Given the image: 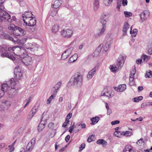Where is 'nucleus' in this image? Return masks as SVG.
Listing matches in <instances>:
<instances>
[{"instance_id": "obj_2", "label": "nucleus", "mask_w": 152, "mask_h": 152, "mask_svg": "<svg viewBox=\"0 0 152 152\" xmlns=\"http://www.w3.org/2000/svg\"><path fill=\"white\" fill-rule=\"evenodd\" d=\"M83 75L77 72L71 77L69 82L72 86L74 87H80L83 84Z\"/></svg>"}, {"instance_id": "obj_3", "label": "nucleus", "mask_w": 152, "mask_h": 152, "mask_svg": "<svg viewBox=\"0 0 152 152\" xmlns=\"http://www.w3.org/2000/svg\"><path fill=\"white\" fill-rule=\"evenodd\" d=\"M125 58V56L120 55L117 59L116 64V65L118 67V68L115 65H110V69L111 71L112 72H115L118 69H121L124 62Z\"/></svg>"}, {"instance_id": "obj_24", "label": "nucleus", "mask_w": 152, "mask_h": 152, "mask_svg": "<svg viewBox=\"0 0 152 152\" xmlns=\"http://www.w3.org/2000/svg\"><path fill=\"white\" fill-rule=\"evenodd\" d=\"M78 56L77 54H74L71 57L68 61V63L75 62L77 59Z\"/></svg>"}, {"instance_id": "obj_34", "label": "nucleus", "mask_w": 152, "mask_h": 152, "mask_svg": "<svg viewBox=\"0 0 152 152\" xmlns=\"http://www.w3.org/2000/svg\"><path fill=\"white\" fill-rule=\"evenodd\" d=\"M13 86H11L10 88H11L9 91L10 94H12V95H15L16 93V91L15 90V88L14 87L12 88Z\"/></svg>"}, {"instance_id": "obj_50", "label": "nucleus", "mask_w": 152, "mask_h": 152, "mask_svg": "<svg viewBox=\"0 0 152 152\" xmlns=\"http://www.w3.org/2000/svg\"><path fill=\"white\" fill-rule=\"evenodd\" d=\"M142 58L143 59L144 61H147L150 58L146 55H144L142 56Z\"/></svg>"}, {"instance_id": "obj_44", "label": "nucleus", "mask_w": 152, "mask_h": 152, "mask_svg": "<svg viewBox=\"0 0 152 152\" xmlns=\"http://www.w3.org/2000/svg\"><path fill=\"white\" fill-rule=\"evenodd\" d=\"M138 30L137 29H134L132 34V37H135L137 34Z\"/></svg>"}, {"instance_id": "obj_45", "label": "nucleus", "mask_w": 152, "mask_h": 152, "mask_svg": "<svg viewBox=\"0 0 152 152\" xmlns=\"http://www.w3.org/2000/svg\"><path fill=\"white\" fill-rule=\"evenodd\" d=\"M124 13L126 17H129L132 15V13L131 12L124 11Z\"/></svg>"}, {"instance_id": "obj_62", "label": "nucleus", "mask_w": 152, "mask_h": 152, "mask_svg": "<svg viewBox=\"0 0 152 152\" xmlns=\"http://www.w3.org/2000/svg\"><path fill=\"white\" fill-rule=\"evenodd\" d=\"M148 53L150 55L152 54V47L148 50Z\"/></svg>"}, {"instance_id": "obj_27", "label": "nucleus", "mask_w": 152, "mask_h": 152, "mask_svg": "<svg viewBox=\"0 0 152 152\" xmlns=\"http://www.w3.org/2000/svg\"><path fill=\"white\" fill-rule=\"evenodd\" d=\"M96 143L99 145L102 144L103 147L105 146L107 144V142L103 139H99L96 142Z\"/></svg>"}, {"instance_id": "obj_35", "label": "nucleus", "mask_w": 152, "mask_h": 152, "mask_svg": "<svg viewBox=\"0 0 152 152\" xmlns=\"http://www.w3.org/2000/svg\"><path fill=\"white\" fill-rule=\"evenodd\" d=\"M150 105H152V102L143 103L141 105V107L143 108Z\"/></svg>"}, {"instance_id": "obj_48", "label": "nucleus", "mask_w": 152, "mask_h": 152, "mask_svg": "<svg viewBox=\"0 0 152 152\" xmlns=\"http://www.w3.org/2000/svg\"><path fill=\"white\" fill-rule=\"evenodd\" d=\"M136 143L139 145H141L144 143L143 139L142 138L140 139Z\"/></svg>"}, {"instance_id": "obj_12", "label": "nucleus", "mask_w": 152, "mask_h": 152, "mask_svg": "<svg viewBox=\"0 0 152 152\" xmlns=\"http://www.w3.org/2000/svg\"><path fill=\"white\" fill-rule=\"evenodd\" d=\"M150 12L147 10H144L142 12L140 15V20H142V22L145 20L149 16Z\"/></svg>"}, {"instance_id": "obj_9", "label": "nucleus", "mask_w": 152, "mask_h": 152, "mask_svg": "<svg viewBox=\"0 0 152 152\" xmlns=\"http://www.w3.org/2000/svg\"><path fill=\"white\" fill-rule=\"evenodd\" d=\"M3 28L0 26V35H1L4 39H9L13 42H16L17 41V39L16 38H12L9 34H7L4 33L2 31Z\"/></svg>"}, {"instance_id": "obj_19", "label": "nucleus", "mask_w": 152, "mask_h": 152, "mask_svg": "<svg viewBox=\"0 0 152 152\" xmlns=\"http://www.w3.org/2000/svg\"><path fill=\"white\" fill-rule=\"evenodd\" d=\"M106 15L104 14H102L100 19V22L102 24V26H106L105 25L106 24L107 21L106 19Z\"/></svg>"}, {"instance_id": "obj_7", "label": "nucleus", "mask_w": 152, "mask_h": 152, "mask_svg": "<svg viewBox=\"0 0 152 152\" xmlns=\"http://www.w3.org/2000/svg\"><path fill=\"white\" fill-rule=\"evenodd\" d=\"M3 9H0V19H1V22L3 21L5 22H11L12 19L11 18L10 15L6 11L3 10Z\"/></svg>"}, {"instance_id": "obj_60", "label": "nucleus", "mask_w": 152, "mask_h": 152, "mask_svg": "<svg viewBox=\"0 0 152 152\" xmlns=\"http://www.w3.org/2000/svg\"><path fill=\"white\" fill-rule=\"evenodd\" d=\"M5 49L2 46L0 45V53H3L5 51Z\"/></svg>"}, {"instance_id": "obj_57", "label": "nucleus", "mask_w": 152, "mask_h": 152, "mask_svg": "<svg viewBox=\"0 0 152 152\" xmlns=\"http://www.w3.org/2000/svg\"><path fill=\"white\" fill-rule=\"evenodd\" d=\"M122 4L123 6L127 5V0H123L122 1Z\"/></svg>"}, {"instance_id": "obj_49", "label": "nucleus", "mask_w": 152, "mask_h": 152, "mask_svg": "<svg viewBox=\"0 0 152 152\" xmlns=\"http://www.w3.org/2000/svg\"><path fill=\"white\" fill-rule=\"evenodd\" d=\"M54 98L53 95H51L47 100V103L50 104L51 100Z\"/></svg>"}, {"instance_id": "obj_40", "label": "nucleus", "mask_w": 152, "mask_h": 152, "mask_svg": "<svg viewBox=\"0 0 152 152\" xmlns=\"http://www.w3.org/2000/svg\"><path fill=\"white\" fill-rule=\"evenodd\" d=\"M15 27H16L13 24H10L8 26V28L9 30H12L13 33Z\"/></svg>"}, {"instance_id": "obj_4", "label": "nucleus", "mask_w": 152, "mask_h": 152, "mask_svg": "<svg viewBox=\"0 0 152 152\" xmlns=\"http://www.w3.org/2000/svg\"><path fill=\"white\" fill-rule=\"evenodd\" d=\"M15 85V82L14 79L12 78L6 83H3L2 85L1 89H0V99L4 95L8 89L10 88L11 86H14Z\"/></svg>"}, {"instance_id": "obj_15", "label": "nucleus", "mask_w": 152, "mask_h": 152, "mask_svg": "<svg viewBox=\"0 0 152 152\" xmlns=\"http://www.w3.org/2000/svg\"><path fill=\"white\" fill-rule=\"evenodd\" d=\"M98 68V66L96 65L93 69L90 70L87 75V78L88 79L92 78L94 75L95 74L96 71Z\"/></svg>"}, {"instance_id": "obj_11", "label": "nucleus", "mask_w": 152, "mask_h": 152, "mask_svg": "<svg viewBox=\"0 0 152 152\" xmlns=\"http://www.w3.org/2000/svg\"><path fill=\"white\" fill-rule=\"evenodd\" d=\"M61 34L64 37L70 38L73 34V31L70 29H66L61 31Z\"/></svg>"}, {"instance_id": "obj_64", "label": "nucleus", "mask_w": 152, "mask_h": 152, "mask_svg": "<svg viewBox=\"0 0 152 152\" xmlns=\"http://www.w3.org/2000/svg\"><path fill=\"white\" fill-rule=\"evenodd\" d=\"M135 67L134 69H133L132 71L131 72L130 74L134 75L135 73Z\"/></svg>"}, {"instance_id": "obj_20", "label": "nucleus", "mask_w": 152, "mask_h": 152, "mask_svg": "<svg viewBox=\"0 0 152 152\" xmlns=\"http://www.w3.org/2000/svg\"><path fill=\"white\" fill-rule=\"evenodd\" d=\"M62 1L61 0H56L52 5V8L57 9L59 8L61 4Z\"/></svg>"}, {"instance_id": "obj_13", "label": "nucleus", "mask_w": 152, "mask_h": 152, "mask_svg": "<svg viewBox=\"0 0 152 152\" xmlns=\"http://www.w3.org/2000/svg\"><path fill=\"white\" fill-rule=\"evenodd\" d=\"M35 138H34L28 143L26 148L27 151H31L32 150L35 144Z\"/></svg>"}, {"instance_id": "obj_61", "label": "nucleus", "mask_w": 152, "mask_h": 152, "mask_svg": "<svg viewBox=\"0 0 152 152\" xmlns=\"http://www.w3.org/2000/svg\"><path fill=\"white\" fill-rule=\"evenodd\" d=\"M142 59H139L136 60V63L137 64H140L142 62Z\"/></svg>"}, {"instance_id": "obj_63", "label": "nucleus", "mask_w": 152, "mask_h": 152, "mask_svg": "<svg viewBox=\"0 0 152 152\" xmlns=\"http://www.w3.org/2000/svg\"><path fill=\"white\" fill-rule=\"evenodd\" d=\"M138 88L139 92H140L143 89L142 86H139L138 87Z\"/></svg>"}, {"instance_id": "obj_23", "label": "nucleus", "mask_w": 152, "mask_h": 152, "mask_svg": "<svg viewBox=\"0 0 152 152\" xmlns=\"http://www.w3.org/2000/svg\"><path fill=\"white\" fill-rule=\"evenodd\" d=\"M36 23V20L35 19H34L33 17L31 18L29 20V22L27 25L30 26H34Z\"/></svg>"}, {"instance_id": "obj_56", "label": "nucleus", "mask_w": 152, "mask_h": 152, "mask_svg": "<svg viewBox=\"0 0 152 152\" xmlns=\"http://www.w3.org/2000/svg\"><path fill=\"white\" fill-rule=\"evenodd\" d=\"M54 124L53 123H50L48 125V127L50 129H53L54 127Z\"/></svg>"}, {"instance_id": "obj_29", "label": "nucleus", "mask_w": 152, "mask_h": 152, "mask_svg": "<svg viewBox=\"0 0 152 152\" xmlns=\"http://www.w3.org/2000/svg\"><path fill=\"white\" fill-rule=\"evenodd\" d=\"M59 29V26L57 24H55L53 27L52 28V32L53 33H56L58 31Z\"/></svg>"}, {"instance_id": "obj_28", "label": "nucleus", "mask_w": 152, "mask_h": 152, "mask_svg": "<svg viewBox=\"0 0 152 152\" xmlns=\"http://www.w3.org/2000/svg\"><path fill=\"white\" fill-rule=\"evenodd\" d=\"M123 152H134L132 147L126 145L124 149Z\"/></svg>"}, {"instance_id": "obj_25", "label": "nucleus", "mask_w": 152, "mask_h": 152, "mask_svg": "<svg viewBox=\"0 0 152 152\" xmlns=\"http://www.w3.org/2000/svg\"><path fill=\"white\" fill-rule=\"evenodd\" d=\"M102 28L99 30V32L98 33L94 35L95 37H98L99 36L102 35L105 31L106 28V26H102Z\"/></svg>"}, {"instance_id": "obj_58", "label": "nucleus", "mask_w": 152, "mask_h": 152, "mask_svg": "<svg viewBox=\"0 0 152 152\" xmlns=\"http://www.w3.org/2000/svg\"><path fill=\"white\" fill-rule=\"evenodd\" d=\"M9 148V149L10 150L14 151L15 149V148L13 145H10L8 146Z\"/></svg>"}, {"instance_id": "obj_47", "label": "nucleus", "mask_w": 152, "mask_h": 152, "mask_svg": "<svg viewBox=\"0 0 152 152\" xmlns=\"http://www.w3.org/2000/svg\"><path fill=\"white\" fill-rule=\"evenodd\" d=\"M117 8L118 9H120V7L121 5V0H118V2L117 3Z\"/></svg>"}, {"instance_id": "obj_32", "label": "nucleus", "mask_w": 152, "mask_h": 152, "mask_svg": "<svg viewBox=\"0 0 152 152\" xmlns=\"http://www.w3.org/2000/svg\"><path fill=\"white\" fill-rule=\"evenodd\" d=\"M58 11V10H57L54 8V9H53L50 11V15L52 17L56 15Z\"/></svg>"}, {"instance_id": "obj_33", "label": "nucleus", "mask_w": 152, "mask_h": 152, "mask_svg": "<svg viewBox=\"0 0 152 152\" xmlns=\"http://www.w3.org/2000/svg\"><path fill=\"white\" fill-rule=\"evenodd\" d=\"M62 85V83L61 82H58L53 87V89L56 90V91H58L60 87Z\"/></svg>"}, {"instance_id": "obj_5", "label": "nucleus", "mask_w": 152, "mask_h": 152, "mask_svg": "<svg viewBox=\"0 0 152 152\" xmlns=\"http://www.w3.org/2000/svg\"><path fill=\"white\" fill-rule=\"evenodd\" d=\"M18 48V47L16 48L14 47H9L8 49H5V51L3 53H1V56L2 57H7L9 58V59H11L13 61H14L15 58L13 56L11 55V54L10 53L7 52V51H9L11 52H13L14 53L16 54L18 53V51H15V49Z\"/></svg>"}, {"instance_id": "obj_36", "label": "nucleus", "mask_w": 152, "mask_h": 152, "mask_svg": "<svg viewBox=\"0 0 152 152\" xmlns=\"http://www.w3.org/2000/svg\"><path fill=\"white\" fill-rule=\"evenodd\" d=\"M152 77V71L150 70L146 71L145 77L148 78H151Z\"/></svg>"}, {"instance_id": "obj_46", "label": "nucleus", "mask_w": 152, "mask_h": 152, "mask_svg": "<svg viewBox=\"0 0 152 152\" xmlns=\"http://www.w3.org/2000/svg\"><path fill=\"white\" fill-rule=\"evenodd\" d=\"M39 104H36L33 107L31 111L36 110L37 111L38 108H39Z\"/></svg>"}, {"instance_id": "obj_38", "label": "nucleus", "mask_w": 152, "mask_h": 152, "mask_svg": "<svg viewBox=\"0 0 152 152\" xmlns=\"http://www.w3.org/2000/svg\"><path fill=\"white\" fill-rule=\"evenodd\" d=\"M143 99V97L142 96L138 97H134L133 98V101L135 102H138L142 100Z\"/></svg>"}, {"instance_id": "obj_51", "label": "nucleus", "mask_w": 152, "mask_h": 152, "mask_svg": "<svg viewBox=\"0 0 152 152\" xmlns=\"http://www.w3.org/2000/svg\"><path fill=\"white\" fill-rule=\"evenodd\" d=\"M85 144L84 143H83L79 147V151H82L83 149H84L85 148Z\"/></svg>"}, {"instance_id": "obj_21", "label": "nucleus", "mask_w": 152, "mask_h": 152, "mask_svg": "<svg viewBox=\"0 0 152 152\" xmlns=\"http://www.w3.org/2000/svg\"><path fill=\"white\" fill-rule=\"evenodd\" d=\"M130 25L127 22H125L124 24L123 29V35H126L127 34V31L129 28Z\"/></svg>"}, {"instance_id": "obj_18", "label": "nucleus", "mask_w": 152, "mask_h": 152, "mask_svg": "<svg viewBox=\"0 0 152 152\" xmlns=\"http://www.w3.org/2000/svg\"><path fill=\"white\" fill-rule=\"evenodd\" d=\"M114 88L117 92H122L126 89V85L124 84L120 85L118 87H115Z\"/></svg>"}, {"instance_id": "obj_53", "label": "nucleus", "mask_w": 152, "mask_h": 152, "mask_svg": "<svg viewBox=\"0 0 152 152\" xmlns=\"http://www.w3.org/2000/svg\"><path fill=\"white\" fill-rule=\"evenodd\" d=\"M120 123V121L118 120H116L113 121L111 122V124L112 125H115V124H118Z\"/></svg>"}, {"instance_id": "obj_6", "label": "nucleus", "mask_w": 152, "mask_h": 152, "mask_svg": "<svg viewBox=\"0 0 152 152\" xmlns=\"http://www.w3.org/2000/svg\"><path fill=\"white\" fill-rule=\"evenodd\" d=\"M109 41L103 46V44H101L98 48L96 50H95L94 53V56L96 55L97 56L99 54V52L102 50L103 52H106L109 49L110 45V39L109 38Z\"/></svg>"}, {"instance_id": "obj_10", "label": "nucleus", "mask_w": 152, "mask_h": 152, "mask_svg": "<svg viewBox=\"0 0 152 152\" xmlns=\"http://www.w3.org/2000/svg\"><path fill=\"white\" fill-rule=\"evenodd\" d=\"M25 30L21 28L16 27L13 31V34L17 36H22L26 34Z\"/></svg>"}, {"instance_id": "obj_55", "label": "nucleus", "mask_w": 152, "mask_h": 152, "mask_svg": "<svg viewBox=\"0 0 152 152\" xmlns=\"http://www.w3.org/2000/svg\"><path fill=\"white\" fill-rule=\"evenodd\" d=\"M53 89V94L52 95H53V97H55L57 94L58 91H56V90L54 89Z\"/></svg>"}, {"instance_id": "obj_17", "label": "nucleus", "mask_w": 152, "mask_h": 152, "mask_svg": "<svg viewBox=\"0 0 152 152\" xmlns=\"http://www.w3.org/2000/svg\"><path fill=\"white\" fill-rule=\"evenodd\" d=\"M72 50L69 48L66 50L62 54L61 58L63 60L66 59L71 54Z\"/></svg>"}, {"instance_id": "obj_1", "label": "nucleus", "mask_w": 152, "mask_h": 152, "mask_svg": "<svg viewBox=\"0 0 152 152\" xmlns=\"http://www.w3.org/2000/svg\"><path fill=\"white\" fill-rule=\"evenodd\" d=\"M15 51H18L16 55L19 56L21 58H24L22 61L27 66L31 65L33 63V61L31 57L28 56L26 57L27 54L24 48L20 46H18V48L15 49Z\"/></svg>"}, {"instance_id": "obj_14", "label": "nucleus", "mask_w": 152, "mask_h": 152, "mask_svg": "<svg viewBox=\"0 0 152 152\" xmlns=\"http://www.w3.org/2000/svg\"><path fill=\"white\" fill-rule=\"evenodd\" d=\"M14 73L16 79H20L22 76L20 68L18 66L16 67L14 70Z\"/></svg>"}, {"instance_id": "obj_52", "label": "nucleus", "mask_w": 152, "mask_h": 152, "mask_svg": "<svg viewBox=\"0 0 152 152\" xmlns=\"http://www.w3.org/2000/svg\"><path fill=\"white\" fill-rule=\"evenodd\" d=\"M5 0H0V9L4 8L3 3L4 2Z\"/></svg>"}, {"instance_id": "obj_37", "label": "nucleus", "mask_w": 152, "mask_h": 152, "mask_svg": "<svg viewBox=\"0 0 152 152\" xmlns=\"http://www.w3.org/2000/svg\"><path fill=\"white\" fill-rule=\"evenodd\" d=\"M114 135L115 136L119 137L121 135H123V132H122L119 131H116L114 132Z\"/></svg>"}, {"instance_id": "obj_54", "label": "nucleus", "mask_w": 152, "mask_h": 152, "mask_svg": "<svg viewBox=\"0 0 152 152\" xmlns=\"http://www.w3.org/2000/svg\"><path fill=\"white\" fill-rule=\"evenodd\" d=\"M5 104L7 107H8L10 106V102L9 101H6L5 102Z\"/></svg>"}, {"instance_id": "obj_26", "label": "nucleus", "mask_w": 152, "mask_h": 152, "mask_svg": "<svg viewBox=\"0 0 152 152\" xmlns=\"http://www.w3.org/2000/svg\"><path fill=\"white\" fill-rule=\"evenodd\" d=\"M100 118L98 116H96L91 118V120L92 121L91 124V125H94L98 123L99 120Z\"/></svg>"}, {"instance_id": "obj_59", "label": "nucleus", "mask_w": 152, "mask_h": 152, "mask_svg": "<svg viewBox=\"0 0 152 152\" xmlns=\"http://www.w3.org/2000/svg\"><path fill=\"white\" fill-rule=\"evenodd\" d=\"M70 138V136L69 135H67L65 138V140L66 142H67Z\"/></svg>"}, {"instance_id": "obj_42", "label": "nucleus", "mask_w": 152, "mask_h": 152, "mask_svg": "<svg viewBox=\"0 0 152 152\" xmlns=\"http://www.w3.org/2000/svg\"><path fill=\"white\" fill-rule=\"evenodd\" d=\"M72 115V114L71 113H69L66 116V121L67 122V123H68L69 122V119L71 117Z\"/></svg>"}, {"instance_id": "obj_41", "label": "nucleus", "mask_w": 152, "mask_h": 152, "mask_svg": "<svg viewBox=\"0 0 152 152\" xmlns=\"http://www.w3.org/2000/svg\"><path fill=\"white\" fill-rule=\"evenodd\" d=\"M123 135H125L126 136H129L132 134V133L131 131H126V132H123Z\"/></svg>"}, {"instance_id": "obj_16", "label": "nucleus", "mask_w": 152, "mask_h": 152, "mask_svg": "<svg viewBox=\"0 0 152 152\" xmlns=\"http://www.w3.org/2000/svg\"><path fill=\"white\" fill-rule=\"evenodd\" d=\"M110 90L109 88H105L104 89V92L102 93L101 96H106L111 98L113 96V95H112L111 96V93L110 94Z\"/></svg>"}, {"instance_id": "obj_31", "label": "nucleus", "mask_w": 152, "mask_h": 152, "mask_svg": "<svg viewBox=\"0 0 152 152\" xmlns=\"http://www.w3.org/2000/svg\"><path fill=\"white\" fill-rule=\"evenodd\" d=\"M99 1L98 0H95L94 2V10H96L99 7Z\"/></svg>"}, {"instance_id": "obj_43", "label": "nucleus", "mask_w": 152, "mask_h": 152, "mask_svg": "<svg viewBox=\"0 0 152 152\" xmlns=\"http://www.w3.org/2000/svg\"><path fill=\"white\" fill-rule=\"evenodd\" d=\"M113 2V0H104V2L106 6L110 5Z\"/></svg>"}, {"instance_id": "obj_8", "label": "nucleus", "mask_w": 152, "mask_h": 152, "mask_svg": "<svg viewBox=\"0 0 152 152\" xmlns=\"http://www.w3.org/2000/svg\"><path fill=\"white\" fill-rule=\"evenodd\" d=\"M47 117L46 115H44V113L42 114L40 120V123L38 126V130L40 132L45 128V126L47 123Z\"/></svg>"}, {"instance_id": "obj_39", "label": "nucleus", "mask_w": 152, "mask_h": 152, "mask_svg": "<svg viewBox=\"0 0 152 152\" xmlns=\"http://www.w3.org/2000/svg\"><path fill=\"white\" fill-rule=\"evenodd\" d=\"M94 135H92L90 136L87 140V141L88 142H90L94 140Z\"/></svg>"}, {"instance_id": "obj_30", "label": "nucleus", "mask_w": 152, "mask_h": 152, "mask_svg": "<svg viewBox=\"0 0 152 152\" xmlns=\"http://www.w3.org/2000/svg\"><path fill=\"white\" fill-rule=\"evenodd\" d=\"M28 45H29L28 46L26 45V48L28 49H30L31 50H32L34 48V47H33V46H37V44L34 43H28Z\"/></svg>"}, {"instance_id": "obj_22", "label": "nucleus", "mask_w": 152, "mask_h": 152, "mask_svg": "<svg viewBox=\"0 0 152 152\" xmlns=\"http://www.w3.org/2000/svg\"><path fill=\"white\" fill-rule=\"evenodd\" d=\"M32 15L33 14H32L31 13H29V14H28L27 13H25L23 15L22 18L23 21L24 22V23L26 24V25H27L28 23H27V22H26V21L24 18H25L27 20L29 18H31L32 17V16H31V15Z\"/></svg>"}]
</instances>
